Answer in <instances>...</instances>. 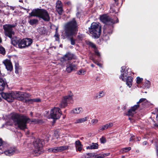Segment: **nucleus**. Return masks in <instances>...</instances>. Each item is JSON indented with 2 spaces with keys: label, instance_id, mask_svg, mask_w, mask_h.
I'll return each mask as SVG.
<instances>
[{
  "label": "nucleus",
  "instance_id": "obj_1",
  "mask_svg": "<svg viewBox=\"0 0 158 158\" xmlns=\"http://www.w3.org/2000/svg\"><path fill=\"white\" fill-rule=\"evenodd\" d=\"M78 30V25L75 18L67 23L64 26L65 35L69 40H73V36Z\"/></svg>",
  "mask_w": 158,
  "mask_h": 158
},
{
  "label": "nucleus",
  "instance_id": "obj_2",
  "mask_svg": "<svg viewBox=\"0 0 158 158\" xmlns=\"http://www.w3.org/2000/svg\"><path fill=\"white\" fill-rule=\"evenodd\" d=\"M29 118L24 116H19L16 115L13 116V120L15 125L22 130L26 128V124L29 122Z\"/></svg>",
  "mask_w": 158,
  "mask_h": 158
},
{
  "label": "nucleus",
  "instance_id": "obj_3",
  "mask_svg": "<svg viewBox=\"0 0 158 158\" xmlns=\"http://www.w3.org/2000/svg\"><path fill=\"white\" fill-rule=\"evenodd\" d=\"M30 16L38 17L45 21H48L50 19L48 11L44 9H37L33 10L29 14Z\"/></svg>",
  "mask_w": 158,
  "mask_h": 158
},
{
  "label": "nucleus",
  "instance_id": "obj_4",
  "mask_svg": "<svg viewBox=\"0 0 158 158\" xmlns=\"http://www.w3.org/2000/svg\"><path fill=\"white\" fill-rule=\"evenodd\" d=\"M101 26L99 23L94 22L91 24L90 27L89 28V31L94 38L98 39L101 35Z\"/></svg>",
  "mask_w": 158,
  "mask_h": 158
},
{
  "label": "nucleus",
  "instance_id": "obj_5",
  "mask_svg": "<svg viewBox=\"0 0 158 158\" xmlns=\"http://www.w3.org/2000/svg\"><path fill=\"white\" fill-rule=\"evenodd\" d=\"M60 109L58 107H54L51 109L49 113L46 111L45 114L46 116L48 118H52L54 119H58L60 118L61 114Z\"/></svg>",
  "mask_w": 158,
  "mask_h": 158
},
{
  "label": "nucleus",
  "instance_id": "obj_6",
  "mask_svg": "<svg viewBox=\"0 0 158 158\" xmlns=\"http://www.w3.org/2000/svg\"><path fill=\"white\" fill-rule=\"evenodd\" d=\"M11 43L14 46L22 48L29 46L32 40H12Z\"/></svg>",
  "mask_w": 158,
  "mask_h": 158
},
{
  "label": "nucleus",
  "instance_id": "obj_7",
  "mask_svg": "<svg viewBox=\"0 0 158 158\" xmlns=\"http://www.w3.org/2000/svg\"><path fill=\"white\" fill-rule=\"evenodd\" d=\"M15 26L16 25L15 24H6L3 25V26L5 35L11 40L15 34V32L13 29Z\"/></svg>",
  "mask_w": 158,
  "mask_h": 158
},
{
  "label": "nucleus",
  "instance_id": "obj_8",
  "mask_svg": "<svg viewBox=\"0 0 158 158\" xmlns=\"http://www.w3.org/2000/svg\"><path fill=\"white\" fill-rule=\"evenodd\" d=\"M100 19L102 23L108 25H112L118 23V21L117 18H115L114 19H113L106 14L100 15Z\"/></svg>",
  "mask_w": 158,
  "mask_h": 158
},
{
  "label": "nucleus",
  "instance_id": "obj_9",
  "mask_svg": "<svg viewBox=\"0 0 158 158\" xmlns=\"http://www.w3.org/2000/svg\"><path fill=\"white\" fill-rule=\"evenodd\" d=\"M142 102H144L145 103H149L150 102L147 100L146 98H141L139 102H137V105H134L132 107L131 109H130L127 112V113L126 114L128 116H132L135 113V110L139 108V105L138 104Z\"/></svg>",
  "mask_w": 158,
  "mask_h": 158
},
{
  "label": "nucleus",
  "instance_id": "obj_10",
  "mask_svg": "<svg viewBox=\"0 0 158 158\" xmlns=\"http://www.w3.org/2000/svg\"><path fill=\"white\" fill-rule=\"evenodd\" d=\"M12 92L14 100L16 99L19 100L23 101L25 97L27 96V94L23 92L16 91Z\"/></svg>",
  "mask_w": 158,
  "mask_h": 158
},
{
  "label": "nucleus",
  "instance_id": "obj_11",
  "mask_svg": "<svg viewBox=\"0 0 158 158\" xmlns=\"http://www.w3.org/2000/svg\"><path fill=\"white\" fill-rule=\"evenodd\" d=\"M44 144V141L43 139H37L33 143L35 148L36 149V151H39L41 150L42 147Z\"/></svg>",
  "mask_w": 158,
  "mask_h": 158
},
{
  "label": "nucleus",
  "instance_id": "obj_12",
  "mask_svg": "<svg viewBox=\"0 0 158 158\" xmlns=\"http://www.w3.org/2000/svg\"><path fill=\"white\" fill-rule=\"evenodd\" d=\"M72 100V97L71 96L64 97L62 100L59 105V106L61 108H64L67 106V102Z\"/></svg>",
  "mask_w": 158,
  "mask_h": 158
},
{
  "label": "nucleus",
  "instance_id": "obj_13",
  "mask_svg": "<svg viewBox=\"0 0 158 158\" xmlns=\"http://www.w3.org/2000/svg\"><path fill=\"white\" fill-rule=\"evenodd\" d=\"M1 95L2 98L8 102H12L14 100L12 96V91L9 93H2Z\"/></svg>",
  "mask_w": 158,
  "mask_h": 158
},
{
  "label": "nucleus",
  "instance_id": "obj_14",
  "mask_svg": "<svg viewBox=\"0 0 158 158\" xmlns=\"http://www.w3.org/2000/svg\"><path fill=\"white\" fill-rule=\"evenodd\" d=\"M126 67L124 66H123L121 67V74L120 76V78L122 81H125L126 78L127 77V75H128V71L129 69L126 70Z\"/></svg>",
  "mask_w": 158,
  "mask_h": 158
},
{
  "label": "nucleus",
  "instance_id": "obj_15",
  "mask_svg": "<svg viewBox=\"0 0 158 158\" xmlns=\"http://www.w3.org/2000/svg\"><path fill=\"white\" fill-rule=\"evenodd\" d=\"M73 57V54L68 52L66 53L63 57L60 59V61L62 63V64L66 62V61L72 59Z\"/></svg>",
  "mask_w": 158,
  "mask_h": 158
},
{
  "label": "nucleus",
  "instance_id": "obj_16",
  "mask_svg": "<svg viewBox=\"0 0 158 158\" xmlns=\"http://www.w3.org/2000/svg\"><path fill=\"white\" fill-rule=\"evenodd\" d=\"M18 151L15 148H10L7 149L4 151L5 154L8 156H11L15 153H17Z\"/></svg>",
  "mask_w": 158,
  "mask_h": 158
},
{
  "label": "nucleus",
  "instance_id": "obj_17",
  "mask_svg": "<svg viewBox=\"0 0 158 158\" xmlns=\"http://www.w3.org/2000/svg\"><path fill=\"white\" fill-rule=\"evenodd\" d=\"M3 63L6 66V68L8 70L11 71L13 69V66L10 61L8 59L4 60Z\"/></svg>",
  "mask_w": 158,
  "mask_h": 158
},
{
  "label": "nucleus",
  "instance_id": "obj_18",
  "mask_svg": "<svg viewBox=\"0 0 158 158\" xmlns=\"http://www.w3.org/2000/svg\"><path fill=\"white\" fill-rule=\"evenodd\" d=\"M6 85V79L3 78H0V91H2L4 89Z\"/></svg>",
  "mask_w": 158,
  "mask_h": 158
},
{
  "label": "nucleus",
  "instance_id": "obj_19",
  "mask_svg": "<svg viewBox=\"0 0 158 158\" xmlns=\"http://www.w3.org/2000/svg\"><path fill=\"white\" fill-rule=\"evenodd\" d=\"M125 81L126 82V84L129 88H131L132 84L133 81V78L130 76H128L126 78Z\"/></svg>",
  "mask_w": 158,
  "mask_h": 158
},
{
  "label": "nucleus",
  "instance_id": "obj_20",
  "mask_svg": "<svg viewBox=\"0 0 158 158\" xmlns=\"http://www.w3.org/2000/svg\"><path fill=\"white\" fill-rule=\"evenodd\" d=\"M77 69V67L76 65L72 64H69L67 66L66 70L68 73H70L72 71L75 70Z\"/></svg>",
  "mask_w": 158,
  "mask_h": 158
},
{
  "label": "nucleus",
  "instance_id": "obj_21",
  "mask_svg": "<svg viewBox=\"0 0 158 158\" xmlns=\"http://www.w3.org/2000/svg\"><path fill=\"white\" fill-rule=\"evenodd\" d=\"M75 144L77 150L80 152L81 151L82 149V145L80 141L79 140L76 141Z\"/></svg>",
  "mask_w": 158,
  "mask_h": 158
},
{
  "label": "nucleus",
  "instance_id": "obj_22",
  "mask_svg": "<svg viewBox=\"0 0 158 158\" xmlns=\"http://www.w3.org/2000/svg\"><path fill=\"white\" fill-rule=\"evenodd\" d=\"M86 43L88 44L90 46L94 48L95 49V50L94 51L96 55H97L98 56H100V53L96 49V46L95 44H93V43H91V42H89V41H87L86 42Z\"/></svg>",
  "mask_w": 158,
  "mask_h": 158
},
{
  "label": "nucleus",
  "instance_id": "obj_23",
  "mask_svg": "<svg viewBox=\"0 0 158 158\" xmlns=\"http://www.w3.org/2000/svg\"><path fill=\"white\" fill-rule=\"evenodd\" d=\"M83 112V109L81 107H77L73 110L71 111L72 113L74 114H79Z\"/></svg>",
  "mask_w": 158,
  "mask_h": 158
},
{
  "label": "nucleus",
  "instance_id": "obj_24",
  "mask_svg": "<svg viewBox=\"0 0 158 158\" xmlns=\"http://www.w3.org/2000/svg\"><path fill=\"white\" fill-rule=\"evenodd\" d=\"M88 118L87 117H85L84 118L77 119L76 120L74 123L75 124H77L84 123L87 120Z\"/></svg>",
  "mask_w": 158,
  "mask_h": 158
},
{
  "label": "nucleus",
  "instance_id": "obj_25",
  "mask_svg": "<svg viewBox=\"0 0 158 158\" xmlns=\"http://www.w3.org/2000/svg\"><path fill=\"white\" fill-rule=\"evenodd\" d=\"M98 144L97 143H92L89 146L86 147L87 149H97L98 148Z\"/></svg>",
  "mask_w": 158,
  "mask_h": 158
},
{
  "label": "nucleus",
  "instance_id": "obj_26",
  "mask_svg": "<svg viewBox=\"0 0 158 158\" xmlns=\"http://www.w3.org/2000/svg\"><path fill=\"white\" fill-rule=\"evenodd\" d=\"M41 102V100L39 98H36L33 99H28L25 100L26 102H30L31 103H32L33 102Z\"/></svg>",
  "mask_w": 158,
  "mask_h": 158
},
{
  "label": "nucleus",
  "instance_id": "obj_27",
  "mask_svg": "<svg viewBox=\"0 0 158 158\" xmlns=\"http://www.w3.org/2000/svg\"><path fill=\"white\" fill-rule=\"evenodd\" d=\"M48 151L49 152H59V147L52 148L48 149Z\"/></svg>",
  "mask_w": 158,
  "mask_h": 158
},
{
  "label": "nucleus",
  "instance_id": "obj_28",
  "mask_svg": "<svg viewBox=\"0 0 158 158\" xmlns=\"http://www.w3.org/2000/svg\"><path fill=\"white\" fill-rule=\"evenodd\" d=\"M105 95V93L103 91H100L98 94H97L96 96V98H101L103 96H104Z\"/></svg>",
  "mask_w": 158,
  "mask_h": 158
},
{
  "label": "nucleus",
  "instance_id": "obj_29",
  "mask_svg": "<svg viewBox=\"0 0 158 158\" xmlns=\"http://www.w3.org/2000/svg\"><path fill=\"white\" fill-rule=\"evenodd\" d=\"M63 7L61 2L60 1H57L56 3V9Z\"/></svg>",
  "mask_w": 158,
  "mask_h": 158
},
{
  "label": "nucleus",
  "instance_id": "obj_30",
  "mask_svg": "<svg viewBox=\"0 0 158 158\" xmlns=\"http://www.w3.org/2000/svg\"><path fill=\"white\" fill-rule=\"evenodd\" d=\"M69 147L67 146H62L59 147V152H62L69 149Z\"/></svg>",
  "mask_w": 158,
  "mask_h": 158
},
{
  "label": "nucleus",
  "instance_id": "obj_31",
  "mask_svg": "<svg viewBox=\"0 0 158 158\" xmlns=\"http://www.w3.org/2000/svg\"><path fill=\"white\" fill-rule=\"evenodd\" d=\"M38 22V20L36 19H31L29 21V23L32 25L37 23Z\"/></svg>",
  "mask_w": 158,
  "mask_h": 158
},
{
  "label": "nucleus",
  "instance_id": "obj_32",
  "mask_svg": "<svg viewBox=\"0 0 158 158\" xmlns=\"http://www.w3.org/2000/svg\"><path fill=\"white\" fill-rule=\"evenodd\" d=\"M95 156V153H87L85 156V158H90L94 157Z\"/></svg>",
  "mask_w": 158,
  "mask_h": 158
},
{
  "label": "nucleus",
  "instance_id": "obj_33",
  "mask_svg": "<svg viewBox=\"0 0 158 158\" xmlns=\"http://www.w3.org/2000/svg\"><path fill=\"white\" fill-rule=\"evenodd\" d=\"M58 27H57L56 29L55 33L54 35V37H55L56 40L57 39H59V35L58 32Z\"/></svg>",
  "mask_w": 158,
  "mask_h": 158
},
{
  "label": "nucleus",
  "instance_id": "obj_34",
  "mask_svg": "<svg viewBox=\"0 0 158 158\" xmlns=\"http://www.w3.org/2000/svg\"><path fill=\"white\" fill-rule=\"evenodd\" d=\"M2 42V40H0V43ZM0 53L3 55H4L6 53V51L4 48L0 46Z\"/></svg>",
  "mask_w": 158,
  "mask_h": 158
},
{
  "label": "nucleus",
  "instance_id": "obj_35",
  "mask_svg": "<svg viewBox=\"0 0 158 158\" xmlns=\"http://www.w3.org/2000/svg\"><path fill=\"white\" fill-rule=\"evenodd\" d=\"M131 149V147L125 148L122 149V152L123 153L128 152V151L130 150Z\"/></svg>",
  "mask_w": 158,
  "mask_h": 158
},
{
  "label": "nucleus",
  "instance_id": "obj_36",
  "mask_svg": "<svg viewBox=\"0 0 158 158\" xmlns=\"http://www.w3.org/2000/svg\"><path fill=\"white\" fill-rule=\"evenodd\" d=\"M56 10L59 14L61 15L62 14L63 12V7L56 9Z\"/></svg>",
  "mask_w": 158,
  "mask_h": 158
},
{
  "label": "nucleus",
  "instance_id": "obj_37",
  "mask_svg": "<svg viewBox=\"0 0 158 158\" xmlns=\"http://www.w3.org/2000/svg\"><path fill=\"white\" fill-rule=\"evenodd\" d=\"M107 128L106 127V126L105 125H103L102 126H101L99 128V131H102L105 130H106L107 129Z\"/></svg>",
  "mask_w": 158,
  "mask_h": 158
},
{
  "label": "nucleus",
  "instance_id": "obj_38",
  "mask_svg": "<svg viewBox=\"0 0 158 158\" xmlns=\"http://www.w3.org/2000/svg\"><path fill=\"white\" fill-rule=\"evenodd\" d=\"M86 71L84 69L80 70L77 73L79 75H84L85 74Z\"/></svg>",
  "mask_w": 158,
  "mask_h": 158
},
{
  "label": "nucleus",
  "instance_id": "obj_39",
  "mask_svg": "<svg viewBox=\"0 0 158 158\" xmlns=\"http://www.w3.org/2000/svg\"><path fill=\"white\" fill-rule=\"evenodd\" d=\"M105 125L106 126L107 129L108 128H110L113 126V123H111L106 124Z\"/></svg>",
  "mask_w": 158,
  "mask_h": 158
},
{
  "label": "nucleus",
  "instance_id": "obj_40",
  "mask_svg": "<svg viewBox=\"0 0 158 158\" xmlns=\"http://www.w3.org/2000/svg\"><path fill=\"white\" fill-rule=\"evenodd\" d=\"M143 78H141L139 77H137V81L136 82L137 84H140L141 81H143Z\"/></svg>",
  "mask_w": 158,
  "mask_h": 158
},
{
  "label": "nucleus",
  "instance_id": "obj_41",
  "mask_svg": "<svg viewBox=\"0 0 158 158\" xmlns=\"http://www.w3.org/2000/svg\"><path fill=\"white\" fill-rule=\"evenodd\" d=\"M91 122L92 124L94 125L95 124H96L98 123V120L97 119H93L91 120Z\"/></svg>",
  "mask_w": 158,
  "mask_h": 158
},
{
  "label": "nucleus",
  "instance_id": "obj_42",
  "mask_svg": "<svg viewBox=\"0 0 158 158\" xmlns=\"http://www.w3.org/2000/svg\"><path fill=\"white\" fill-rule=\"evenodd\" d=\"M100 140L101 141V142L102 143H105L106 142V139L105 138L103 137H102L101 138H100Z\"/></svg>",
  "mask_w": 158,
  "mask_h": 158
},
{
  "label": "nucleus",
  "instance_id": "obj_43",
  "mask_svg": "<svg viewBox=\"0 0 158 158\" xmlns=\"http://www.w3.org/2000/svg\"><path fill=\"white\" fill-rule=\"evenodd\" d=\"M110 11L112 13L114 12L115 10L114 9V6H110Z\"/></svg>",
  "mask_w": 158,
  "mask_h": 158
},
{
  "label": "nucleus",
  "instance_id": "obj_44",
  "mask_svg": "<svg viewBox=\"0 0 158 158\" xmlns=\"http://www.w3.org/2000/svg\"><path fill=\"white\" fill-rule=\"evenodd\" d=\"M54 136L56 137V138L57 139L58 138V133L57 131H55L54 133Z\"/></svg>",
  "mask_w": 158,
  "mask_h": 158
},
{
  "label": "nucleus",
  "instance_id": "obj_45",
  "mask_svg": "<svg viewBox=\"0 0 158 158\" xmlns=\"http://www.w3.org/2000/svg\"><path fill=\"white\" fill-rule=\"evenodd\" d=\"M119 90L121 92H123L124 90L122 86H120L119 89Z\"/></svg>",
  "mask_w": 158,
  "mask_h": 158
},
{
  "label": "nucleus",
  "instance_id": "obj_46",
  "mask_svg": "<svg viewBox=\"0 0 158 158\" xmlns=\"http://www.w3.org/2000/svg\"><path fill=\"white\" fill-rule=\"evenodd\" d=\"M93 61L94 63L95 64H96L97 65H98V66H99L100 67H102V65L101 64L98 63H97L96 62H95V61L94 60H93Z\"/></svg>",
  "mask_w": 158,
  "mask_h": 158
},
{
  "label": "nucleus",
  "instance_id": "obj_47",
  "mask_svg": "<svg viewBox=\"0 0 158 158\" xmlns=\"http://www.w3.org/2000/svg\"><path fill=\"white\" fill-rule=\"evenodd\" d=\"M146 84H147V85L146 86V87L148 88H149L150 86V82L148 81L147 82Z\"/></svg>",
  "mask_w": 158,
  "mask_h": 158
},
{
  "label": "nucleus",
  "instance_id": "obj_48",
  "mask_svg": "<svg viewBox=\"0 0 158 158\" xmlns=\"http://www.w3.org/2000/svg\"><path fill=\"white\" fill-rule=\"evenodd\" d=\"M65 3L69 6H70L71 5V2L70 1L67 2H65Z\"/></svg>",
  "mask_w": 158,
  "mask_h": 158
},
{
  "label": "nucleus",
  "instance_id": "obj_49",
  "mask_svg": "<svg viewBox=\"0 0 158 158\" xmlns=\"http://www.w3.org/2000/svg\"><path fill=\"white\" fill-rule=\"evenodd\" d=\"M134 136H131V138H130V141H131L133 140H134Z\"/></svg>",
  "mask_w": 158,
  "mask_h": 158
},
{
  "label": "nucleus",
  "instance_id": "obj_50",
  "mask_svg": "<svg viewBox=\"0 0 158 158\" xmlns=\"http://www.w3.org/2000/svg\"><path fill=\"white\" fill-rule=\"evenodd\" d=\"M71 44L72 45H74L75 44V40H71Z\"/></svg>",
  "mask_w": 158,
  "mask_h": 158
},
{
  "label": "nucleus",
  "instance_id": "obj_51",
  "mask_svg": "<svg viewBox=\"0 0 158 158\" xmlns=\"http://www.w3.org/2000/svg\"><path fill=\"white\" fill-rule=\"evenodd\" d=\"M80 13L79 12H78L77 14H76V15H77V17H78V18H80Z\"/></svg>",
  "mask_w": 158,
  "mask_h": 158
},
{
  "label": "nucleus",
  "instance_id": "obj_52",
  "mask_svg": "<svg viewBox=\"0 0 158 158\" xmlns=\"http://www.w3.org/2000/svg\"><path fill=\"white\" fill-rule=\"evenodd\" d=\"M2 143V139H0V146H1Z\"/></svg>",
  "mask_w": 158,
  "mask_h": 158
},
{
  "label": "nucleus",
  "instance_id": "obj_53",
  "mask_svg": "<svg viewBox=\"0 0 158 158\" xmlns=\"http://www.w3.org/2000/svg\"><path fill=\"white\" fill-rule=\"evenodd\" d=\"M147 144V142L146 141H144L143 142V145H145Z\"/></svg>",
  "mask_w": 158,
  "mask_h": 158
},
{
  "label": "nucleus",
  "instance_id": "obj_54",
  "mask_svg": "<svg viewBox=\"0 0 158 158\" xmlns=\"http://www.w3.org/2000/svg\"><path fill=\"white\" fill-rule=\"evenodd\" d=\"M22 40H32V39H30V38H26L25 39H23Z\"/></svg>",
  "mask_w": 158,
  "mask_h": 158
},
{
  "label": "nucleus",
  "instance_id": "obj_55",
  "mask_svg": "<svg viewBox=\"0 0 158 158\" xmlns=\"http://www.w3.org/2000/svg\"><path fill=\"white\" fill-rule=\"evenodd\" d=\"M156 150L157 151V152H158V148L157 146H156Z\"/></svg>",
  "mask_w": 158,
  "mask_h": 158
},
{
  "label": "nucleus",
  "instance_id": "obj_56",
  "mask_svg": "<svg viewBox=\"0 0 158 158\" xmlns=\"http://www.w3.org/2000/svg\"><path fill=\"white\" fill-rule=\"evenodd\" d=\"M156 119L157 121H158V114L156 116Z\"/></svg>",
  "mask_w": 158,
  "mask_h": 158
},
{
  "label": "nucleus",
  "instance_id": "obj_57",
  "mask_svg": "<svg viewBox=\"0 0 158 158\" xmlns=\"http://www.w3.org/2000/svg\"><path fill=\"white\" fill-rule=\"evenodd\" d=\"M91 66L92 67H94V65L93 64H91Z\"/></svg>",
  "mask_w": 158,
  "mask_h": 158
},
{
  "label": "nucleus",
  "instance_id": "obj_58",
  "mask_svg": "<svg viewBox=\"0 0 158 158\" xmlns=\"http://www.w3.org/2000/svg\"><path fill=\"white\" fill-rule=\"evenodd\" d=\"M19 1L20 2H23V1H22V0H19Z\"/></svg>",
  "mask_w": 158,
  "mask_h": 158
},
{
  "label": "nucleus",
  "instance_id": "obj_59",
  "mask_svg": "<svg viewBox=\"0 0 158 158\" xmlns=\"http://www.w3.org/2000/svg\"><path fill=\"white\" fill-rule=\"evenodd\" d=\"M31 116H32V115H33V113H32V112H31Z\"/></svg>",
  "mask_w": 158,
  "mask_h": 158
},
{
  "label": "nucleus",
  "instance_id": "obj_60",
  "mask_svg": "<svg viewBox=\"0 0 158 158\" xmlns=\"http://www.w3.org/2000/svg\"><path fill=\"white\" fill-rule=\"evenodd\" d=\"M115 2H117L118 0H114Z\"/></svg>",
  "mask_w": 158,
  "mask_h": 158
},
{
  "label": "nucleus",
  "instance_id": "obj_61",
  "mask_svg": "<svg viewBox=\"0 0 158 158\" xmlns=\"http://www.w3.org/2000/svg\"><path fill=\"white\" fill-rule=\"evenodd\" d=\"M157 111L158 112V109H157Z\"/></svg>",
  "mask_w": 158,
  "mask_h": 158
},
{
  "label": "nucleus",
  "instance_id": "obj_62",
  "mask_svg": "<svg viewBox=\"0 0 158 158\" xmlns=\"http://www.w3.org/2000/svg\"><path fill=\"white\" fill-rule=\"evenodd\" d=\"M122 157H123V158H124V156H122Z\"/></svg>",
  "mask_w": 158,
  "mask_h": 158
},
{
  "label": "nucleus",
  "instance_id": "obj_63",
  "mask_svg": "<svg viewBox=\"0 0 158 158\" xmlns=\"http://www.w3.org/2000/svg\"><path fill=\"white\" fill-rule=\"evenodd\" d=\"M119 107H118V109H119Z\"/></svg>",
  "mask_w": 158,
  "mask_h": 158
},
{
  "label": "nucleus",
  "instance_id": "obj_64",
  "mask_svg": "<svg viewBox=\"0 0 158 158\" xmlns=\"http://www.w3.org/2000/svg\"><path fill=\"white\" fill-rule=\"evenodd\" d=\"M119 107H118V109H119Z\"/></svg>",
  "mask_w": 158,
  "mask_h": 158
}]
</instances>
